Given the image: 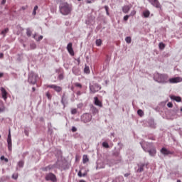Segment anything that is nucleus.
<instances>
[{"label":"nucleus","instance_id":"nucleus-1","mask_svg":"<svg viewBox=\"0 0 182 182\" xmlns=\"http://www.w3.org/2000/svg\"><path fill=\"white\" fill-rule=\"evenodd\" d=\"M154 80L158 82V83H180L182 82V78L180 77H173L168 79V75L166 74H160L159 73H155L154 74Z\"/></svg>","mask_w":182,"mask_h":182},{"label":"nucleus","instance_id":"nucleus-2","mask_svg":"<svg viewBox=\"0 0 182 182\" xmlns=\"http://www.w3.org/2000/svg\"><path fill=\"white\" fill-rule=\"evenodd\" d=\"M60 12L62 15H69L72 12V6L68 3H61L60 4Z\"/></svg>","mask_w":182,"mask_h":182},{"label":"nucleus","instance_id":"nucleus-3","mask_svg":"<svg viewBox=\"0 0 182 182\" xmlns=\"http://www.w3.org/2000/svg\"><path fill=\"white\" fill-rule=\"evenodd\" d=\"M38 75L35 73H30L28 74V82L31 85H35L36 83V81L38 80Z\"/></svg>","mask_w":182,"mask_h":182},{"label":"nucleus","instance_id":"nucleus-4","mask_svg":"<svg viewBox=\"0 0 182 182\" xmlns=\"http://www.w3.org/2000/svg\"><path fill=\"white\" fill-rule=\"evenodd\" d=\"M90 93H97V92H99V90H100L102 89V86L97 83H95L94 85H90Z\"/></svg>","mask_w":182,"mask_h":182},{"label":"nucleus","instance_id":"nucleus-5","mask_svg":"<svg viewBox=\"0 0 182 182\" xmlns=\"http://www.w3.org/2000/svg\"><path fill=\"white\" fill-rule=\"evenodd\" d=\"M46 181H52V182H56L58 181V178H56V176L53 174V173H49L46 176Z\"/></svg>","mask_w":182,"mask_h":182},{"label":"nucleus","instance_id":"nucleus-6","mask_svg":"<svg viewBox=\"0 0 182 182\" xmlns=\"http://www.w3.org/2000/svg\"><path fill=\"white\" fill-rule=\"evenodd\" d=\"M141 147L142 149L144 150V151H147L149 155H151L152 157H154V156H156V148H153L150 150H148L144 147V144H141Z\"/></svg>","mask_w":182,"mask_h":182},{"label":"nucleus","instance_id":"nucleus-7","mask_svg":"<svg viewBox=\"0 0 182 182\" xmlns=\"http://www.w3.org/2000/svg\"><path fill=\"white\" fill-rule=\"evenodd\" d=\"M81 120H82V122H84V123H88V122H90V120H92V115L82 114L81 116Z\"/></svg>","mask_w":182,"mask_h":182},{"label":"nucleus","instance_id":"nucleus-8","mask_svg":"<svg viewBox=\"0 0 182 182\" xmlns=\"http://www.w3.org/2000/svg\"><path fill=\"white\" fill-rule=\"evenodd\" d=\"M48 87H49L50 89H53V90L57 92L58 93L62 92V88L56 85H48Z\"/></svg>","mask_w":182,"mask_h":182},{"label":"nucleus","instance_id":"nucleus-9","mask_svg":"<svg viewBox=\"0 0 182 182\" xmlns=\"http://www.w3.org/2000/svg\"><path fill=\"white\" fill-rule=\"evenodd\" d=\"M0 90L1 92V97L4 100L6 101V99H8V92H6V90L4 88V87H1L0 88Z\"/></svg>","mask_w":182,"mask_h":182},{"label":"nucleus","instance_id":"nucleus-10","mask_svg":"<svg viewBox=\"0 0 182 182\" xmlns=\"http://www.w3.org/2000/svg\"><path fill=\"white\" fill-rule=\"evenodd\" d=\"M150 4L153 5V6H155V8H161V5L160 4V2H159V0H148Z\"/></svg>","mask_w":182,"mask_h":182},{"label":"nucleus","instance_id":"nucleus-11","mask_svg":"<svg viewBox=\"0 0 182 182\" xmlns=\"http://www.w3.org/2000/svg\"><path fill=\"white\" fill-rule=\"evenodd\" d=\"M67 50L71 56L75 55V52L73 51V48L72 47V43H69L67 46Z\"/></svg>","mask_w":182,"mask_h":182},{"label":"nucleus","instance_id":"nucleus-12","mask_svg":"<svg viewBox=\"0 0 182 182\" xmlns=\"http://www.w3.org/2000/svg\"><path fill=\"white\" fill-rule=\"evenodd\" d=\"M161 154H163L164 156H168V154H173V152L168 151L167 149L163 147L161 149Z\"/></svg>","mask_w":182,"mask_h":182},{"label":"nucleus","instance_id":"nucleus-13","mask_svg":"<svg viewBox=\"0 0 182 182\" xmlns=\"http://www.w3.org/2000/svg\"><path fill=\"white\" fill-rule=\"evenodd\" d=\"M94 103L95 106H98L99 107H103V104L99 100V98L97 97H94Z\"/></svg>","mask_w":182,"mask_h":182},{"label":"nucleus","instance_id":"nucleus-14","mask_svg":"<svg viewBox=\"0 0 182 182\" xmlns=\"http://www.w3.org/2000/svg\"><path fill=\"white\" fill-rule=\"evenodd\" d=\"M130 9H132V5L124 6L122 7V12H124V14H129Z\"/></svg>","mask_w":182,"mask_h":182},{"label":"nucleus","instance_id":"nucleus-15","mask_svg":"<svg viewBox=\"0 0 182 182\" xmlns=\"http://www.w3.org/2000/svg\"><path fill=\"white\" fill-rule=\"evenodd\" d=\"M6 110V108H5V105H4V102L2 100H0V113H4Z\"/></svg>","mask_w":182,"mask_h":182},{"label":"nucleus","instance_id":"nucleus-16","mask_svg":"<svg viewBox=\"0 0 182 182\" xmlns=\"http://www.w3.org/2000/svg\"><path fill=\"white\" fill-rule=\"evenodd\" d=\"M37 33H35L33 36V39H35L37 42H40V41H42L43 39V36H39L38 37Z\"/></svg>","mask_w":182,"mask_h":182},{"label":"nucleus","instance_id":"nucleus-17","mask_svg":"<svg viewBox=\"0 0 182 182\" xmlns=\"http://www.w3.org/2000/svg\"><path fill=\"white\" fill-rule=\"evenodd\" d=\"M171 100H175V102H181V97H177L176 95H171L170 96Z\"/></svg>","mask_w":182,"mask_h":182},{"label":"nucleus","instance_id":"nucleus-18","mask_svg":"<svg viewBox=\"0 0 182 182\" xmlns=\"http://www.w3.org/2000/svg\"><path fill=\"white\" fill-rule=\"evenodd\" d=\"M8 149L9 151H12V139H7Z\"/></svg>","mask_w":182,"mask_h":182},{"label":"nucleus","instance_id":"nucleus-19","mask_svg":"<svg viewBox=\"0 0 182 182\" xmlns=\"http://www.w3.org/2000/svg\"><path fill=\"white\" fill-rule=\"evenodd\" d=\"M149 124L150 127H151L152 129H156V124L154 123V120L153 119L149 120Z\"/></svg>","mask_w":182,"mask_h":182},{"label":"nucleus","instance_id":"nucleus-20","mask_svg":"<svg viewBox=\"0 0 182 182\" xmlns=\"http://www.w3.org/2000/svg\"><path fill=\"white\" fill-rule=\"evenodd\" d=\"M8 32H9V28H6L1 32V35H3V38H5Z\"/></svg>","mask_w":182,"mask_h":182},{"label":"nucleus","instance_id":"nucleus-21","mask_svg":"<svg viewBox=\"0 0 182 182\" xmlns=\"http://www.w3.org/2000/svg\"><path fill=\"white\" fill-rule=\"evenodd\" d=\"M143 16L144 18H149L150 16V11L149 10H145L143 11Z\"/></svg>","mask_w":182,"mask_h":182},{"label":"nucleus","instance_id":"nucleus-22","mask_svg":"<svg viewBox=\"0 0 182 182\" xmlns=\"http://www.w3.org/2000/svg\"><path fill=\"white\" fill-rule=\"evenodd\" d=\"M89 161V157H87V155H83L82 156V163L84 164H86Z\"/></svg>","mask_w":182,"mask_h":182},{"label":"nucleus","instance_id":"nucleus-23","mask_svg":"<svg viewBox=\"0 0 182 182\" xmlns=\"http://www.w3.org/2000/svg\"><path fill=\"white\" fill-rule=\"evenodd\" d=\"M55 167H56V165H49L45 168V171H48L49 170H52V169L55 168Z\"/></svg>","mask_w":182,"mask_h":182},{"label":"nucleus","instance_id":"nucleus-24","mask_svg":"<svg viewBox=\"0 0 182 182\" xmlns=\"http://www.w3.org/2000/svg\"><path fill=\"white\" fill-rule=\"evenodd\" d=\"M26 35L28 36V38L32 36V31H31V28L26 29Z\"/></svg>","mask_w":182,"mask_h":182},{"label":"nucleus","instance_id":"nucleus-25","mask_svg":"<svg viewBox=\"0 0 182 182\" xmlns=\"http://www.w3.org/2000/svg\"><path fill=\"white\" fill-rule=\"evenodd\" d=\"M159 46V49H161V50H163V49L166 48V44L163 43H160Z\"/></svg>","mask_w":182,"mask_h":182},{"label":"nucleus","instance_id":"nucleus-26","mask_svg":"<svg viewBox=\"0 0 182 182\" xmlns=\"http://www.w3.org/2000/svg\"><path fill=\"white\" fill-rule=\"evenodd\" d=\"M73 73H74V75H79V70L77 68H73Z\"/></svg>","mask_w":182,"mask_h":182},{"label":"nucleus","instance_id":"nucleus-27","mask_svg":"<svg viewBox=\"0 0 182 182\" xmlns=\"http://www.w3.org/2000/svg\"><path fill=\"white\" fill-rule=\"evenodd\" d=\"M95 43L97 46H100L102 45V40L101 39H97L95 41Z\"/></svg>","mask_w":182,"mask_h":182},{"label":"nucleus","instance_id":"nucleus-28","mask_svg":"<svg viewBox=\"0 0 182 182\" xmlns=\"http://www.w3.org/2000/svg\"><path fill=\"white\" fill-rule=\"evenodd\" d=\"M144 166V164L139 166V168L138 169V171H139V173H141V171H143Z\"/></svg>","mask_w":182,"mask_h":182},{"label":"nucleus","instance_id":"nucleus-29","mask_svg":"<svg viewBox=\"0 0 182 182\" xmlns=\"http://www.w3.org/2000/svg\"><path fill=\"white\" fill-rule=\"evenodd\" d=\"M84 72H85V73H90V70L89 67L85 66V69H84Z\"/></svg>","mask_w":182,"mask_h":182},{"label":"nucleus","instance_id":"nucleus-30","mask_svg":"<svg viewBox=\"0 0 182 182\" xmlns=\"http://www.w3.org/2000/svg\"><path fill=\"white\" fill-rule=\"evenodd\" d=\"M102 146L105 147V149H109V144L107 142H103Z\"/></svg>","mask_w":182,"mask_h":182},{"label":"nucleus","instance_id":"nucleus-31","mask_svg":"<svg viewBox=\"0 0 182 182\" xmlns=\"http://www.w3.org/2000/svg\"><path fill=\"white\" fill-rule=\"evenodd\" d=\"M30 48H31V49H36V45L35 44V43H31Z\"/></svg>","mask_w":182,"mask_h":182},{"label":"nucleus","instance_id":"nucleus-32","mask_svg":"<svg viewBox=\"0 0 182 182\" xmlns=\"http://www.w3.org/2000/svg\"><path fill=\"white\" fill-rule=\"evenodd\" d=\"M125 41H126L127 43H132V38H130V37H127L125 38Z\"/></svg>","mask_w":182,"mask_h":182},{"label":"nucleus","instance_id":"nucleus-33","mask_svg":"<svg viewBox=\"0 0 182 182\" xmlns=\"http://www.w3.org/2000/svg\"><path fill=\"white\" fill-rule=\"evenodd\" d=\"M23 164H24L23 161H20L18 163V167H23Z\"/></svg>","mask_w":182,"mask_h":182},{"label":"nucleus","instance_id":"nucleus-34","mask_svg":"<svg viewBox=\"0 0 182 182\" xmlns=\"http://www.w3.org/2000/svg\"><path fill=\"white\" fill-rule=\"evenodd\" d=\"M38 6H36L33 11V15H36V11H38Z\"/></svg>","mask_w":182,"mask_h":182},{"label":"nucleus","instance_id":"nucleus-35","mask_svg":"<svg viewBox=\"0 0 182 182\" xmlns=\"http://www.w3.org/2000/svg\"><path fill=\"white\" fill-rule=\"evenodd\" d=\"M75 86L76 87H80V89H82V84L79 83V82H75Z\"/></svg>","mask_w":182,"mask_h":182},{"label":"nucleus","instance_id":"nucleus-36","mask_svg":"<svg viewBox=\"0 0 182 182\" xmlns=\"http://www.w3.org/2000/svg\"><path fill=\"white\" fill-rule=\"evenodd\" d=\"M63 73H60V74H59V75H58V79H59V80H63Z\"/></svg>","mask_w":182,"mask_h":182},{"label":"nucleus","instance_id":"nucleus-37","mask_svg":"<svg viewBox=\"0 0 182 182\" xmlns=\"http://www.w3.org/2000/svg\"><path fill=\"white\" fill-rule=\"evenodd\" d=\"M12 178H14V180L18 179V173H14L12 175Z\"/></svg>","mask_w":182,"mask_h":182},{"label":"nucleus","instance_id":"nucleus-38","mask_svg":"<svg viewBox=\"0 0 182 182\" xmlns=\"http://www.w3.org/2000/svg\"><path fill=\"white\" fill-rule=\"evenodd\" d=\"M46 97H48V99L49 100H50L52 99V95H50V93H49V92L46 93Z\"/></svg>","mask_w":182,"mask_h":182},{"label":"nucleus","instance_id":"nucleus-39","mask_svg":"<svg viewBox=\"0 0 182 182\" xmlns=\"http://www.w3.org/2000/svg\"><path fill=\"white\" fill-rule=\"evenodd\" d=\"M26 9H28V6H23L20 9V11H26Z\"/></svg>","mask_w":182,"mask_h":182},{"label":"nucleus","instance_id":"nucleus-40","mask_svg":"<svg viewBox=\"0 0 182 182\" xmlns=\"http://www.w3.org/2000/svg\"><path fill=\"white\" fill-rule=\"evenodd\" d=\"M65 102H66L65 97H62L61 103H62V105H63V106H65Z\"/></svg>","mask_w":182,"mask_h":182},{"label":"nucleus","instance_id":"nucleus-41","mask_svg":"<svg viewBox=\"0 0 182 182\" xmlns=\"http://www.w3.org/2000/svg\"><path fill=\"white\" fill-rule=\"evenodd\" d=\"M129 18H130L129 15H127V16H124V21H128Z\"/></svg>","mask_w":182,"mask_h":182},{"label":"nucleus","instance_id":"nucleus-42","mask_svg":"<svg viewBox=\"0 0 182 182\" xmlns=\"http://www.w3.org/2000/svg\"><path fill=\"white\" fill-rule=\"evenodd\" d=\"M7 140H12V139L11 138V130H9V132Z\"/></svg>","mask_w":182,"mask_h":182},{"label":"nucleus","instance_id":"nucleus-43","mask_svg":"<svg viewBox=\"0 0 182 182\" xmlns=\"http://www.w3.org/2000/svg\"><path fill=\"white\" fill-rule=\"evenodd\" d=\"M134 15H136V11H132L131 12L129 16H134Z\"/></svg>","mask_w":182,"mask_h":182},{"label":"nucleus","instance_id":"nucleus-44","mask_svg":"<svg viewBox=\"0 0 182 182\" xmlns=\"http://www.w3.org/2000/svg\"><path fill=\"white\" fill-rule=\"evenodd\" d=\"M167 106H168V107L171 108V107H173V103H172V102H168V103L167 104Z\"/></svg>","mask_w":182,"mask_h":182},{"label":"nucleus","instance_id":"nucleus-45","mask_svg":"<svg viewBox=\"0 0 182 182\" xmlns=\"http://www.w3.org/2000/svg\"><path fill=\"white\" fill-rule=\"evenodd\" d=\"M77 129H76V127H72V132H73V133H75V132H77Z\"/></svg>","mask_w":182,"mask_h":182},{"label":"nucleus","instance_id":"nucleus-46","mask_svg":"<svg viewBox=\"0 0 182 182\" xmlns=\"http://www.w3.org/2000/svg\"><path fill=\"white\" fill-rule=\"evenodd\" d=\"M83 92H80V91H77V96H81V95H82Z\"/></svg>","mask_w":182,"mask_h":182},{"label":"nucleus","instance_id":"nucleus-47","mask_svg":"<svg viewBox=\"0 0 182 182\" xmlns=\"http://www.w3.org/2000/svg\"><path fill=\"white\" fill-rule=\"evenodd\" d=\"M142 113H143V110H141V109H139L137 111V114H141Z\"/></svg>","mask_w":182,"mask_h":182},{"label":"nucleus","instance_id":"nucleus-48","mask_svg":"<svg viewBox=\"0 0 182 182\" xmlns=\"http://www.w3.org/2000/svg\"><path fill=\"white\" fill-rule=\"evenodd\" d=\"M87 4H92V2H95V0H86Z\"/></svg>","mask_w":182,"mask_h":182},{"label":"nucleus","instance_id":"nucleus-49","mask_svg":"<svg viewBox=\"0 0 182 182\" xmlns=\"http://www.w3.org/2000/svg\"><path fill=\"white\" fill-rule=\"evenodd\" d=\"M78 177H82V171L78 172Z\"/></svg>","mask_w":182,"mask_h":182},{"label":"nucleus","instance_id":"nucleus-50","mask_svg":"<svg viewBox=\"0 0 182 182\" xmlns=\"http://www.w3.org/2000/svg\"><path fill=\"white\" fill-rule=\"evenodd\" d=\"M105 9L106 12H108L109 11V6H105Z\"/></svg>","mask_w":182,"mask_h":182},{"label":"nucleus","instance_id":"nucleus-51","mask_svg":"<svg viewBox=\"0 0 182 182\" xmlns=\"http://www.w3.org/2000/svg\"><path fill=\"white\" fill-rule=\"evenodd\" d=\"M71 113H72L73 114H76V109H73V110L71 111Z\"/></svg>","mask_w":182,"mask_h":182},{"label":"nucleus","instance_id":"nucleus-52","mask_svg":"<svg viewBox=\"0 0 182 182\" xmlns=\"http://www.w3.org/2000/svg\"><path fill=\"white\" fill-rule=\"evenodd\" d=\"M6 3V0H2L1 5H5Z\"/></svg>","mask_w":182,"mask_h":182},{"label":"nucleus","instance_id":"nucleus-53","mask_svg":"<svg viewBox=\"0 0 182 182\" xmlns=\"http://www.w3.org/2000/svg\"><path fill=\"white\" fill-rule=\"evenodd\" d=\"M5 156H1V157H0V160H1V161H3V160H5Z\"/></svg>","mask_w":182,"mask_h":182},{"label":"nucleus","instance_id":"nucleus-54","mask_svg":"<svg viewBox=\"0 0 182 182\" xmlns=\"http://www.w3.org/2000/svg\"><path fill=\"white\" fill-rule=\"evenodd\" d=\"M129 176H130V173H129L124 174V177H129Z\"/></svg>","mask_w":182,"mask_h":182},{"label":"nucleus","instance_id":"nucleus-55","mask_svg":"<svg viewBox=\"0 0 182 182\" xmlns=\"http://www.w3.org/2000/svg\"><path fill=\"white\" fill-rule=\"evenodd\" d=\"M4 161H5L6 163H8V161H9V160L8 159V158H6V159H4Z\"/></svg>","mask_w":182,"mask_h":182},{"label":"nucleus","instance_id":"nucleus-56","mask_svg":"<svg viewBox=\"0 0 182 182\" xmlns=\"http://www.w3.org/2000/svg\"><path fill=\"white\" fill-rule=\"evenodd\" d=\"M4 58V53H0V58Z\"/></svg>","mask_w":182,"mask_h":182},{"label":"nucleus","instance_id":"nucleus-57","mask_svg":"<svg viewBox=\"0 0 182 182\" xmlns=\"http://www.w3.org/2000/svg\"><path fill=\"white\" fill-rule=\"evenodd\" d=\"M32 90H33V92H35V90H36V88H35V87H33Z\"/></svg>","mask_w":182,"mask_h":182},{"label":"nucleus","instance_id":"nucleus-58","mask_svg":"<svg viewBox=\"0 0 182 182\" xmlns=\"http://www.w3.org/2000/svg\"><path fill=\"white\" fill-rule=\"evenodd\" d=\"M2 76H4V73H0V77H2Z\"/></svg>","mask_w":182,"mask_h":182},{"label":"nucleus","instance_id":"nucleus-59","mask_svg":"<svg viewBox=\"0 0 182 182\" xmlns=\"http://www.w3.org/2000/svg\"><path fill=\"white\" fill-rule=\"evenodd\" d=\"M107 15L109 16L110 14H109V11H106Z\"/></svg>","mask_w":182,"mask_h":182},{"label":"nucleus","instance_id":"nucleus-60","mask_svg":"<svg viewBox=\"0 0 182 182\" xmlns=\"http://www.w3.org/2000/svg\"><path fill=\"white\" fill-rule=\"evenodd\" d=\"M85 176H86V173L82 174V177H85Z\"/></svg>","mask_w":182,"mask_h":182},{"label":"nucleus","instance_id":"nucleus-61","mask_svg":"<svg viewBox=\"0 0 182 182\" xmlns=\"http://www.w3.org/2000/svg\"><path fill=\"white\" fill-rule=\"evenodd\" d=\"M176 182H181V181L180 179L177 180Z\"/></svg>","mask_w":182,"mask_h":182},{"label":"nucleus","instance_id":"nucleus-62","mask_svg":"<svg viewBox=\"0 0 182 182\" xmlns=\"http://www.w3.org/2000/svg\"><path fill=\"white\" fill-rule=\"evenodd\" d=\"M81 106H82V105H81V104L78 105V107H80Z\"/></svg>","mask_w":182,"mask_h":182},{"label":"nucleus","instance_id":"nucleus-63","mask_svg":"<svg viewBox=\"0 0 182 182\" xmlns=\"http://www.w3.org/2000/svg\"><path fill=\"white\" fill-rule=\"evenodd\" d=\"M102 2H106V0H102Z\"/></svg>","mask_w":182,"mask_h":182},{"label":"nucleus","instance_id":"nucleus-64","mask_svg":"<svg viewBox=\"0 0 182 182\" xmlns=\"http://www.w3.org/2000/svg\"><path fill=\"white\" fill-rule=\"evenodd\" d=\"M181 112H182V107L181 108Z\"/></svg>","mask_w":182,"mask_h":182}]
</instances>
